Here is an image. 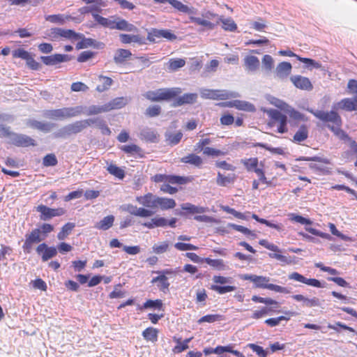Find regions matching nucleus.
Instances as JSON below:
<instances>
[{"instance_id": "obj_11", "label": "nucleus", "mask_w": 357, "mask_h": 357, "mask_svg": "<svg viewBox=\"0 0 357 357\" xmlns=\"http://www.w3.org/2000/svg\"><path fill=\"white\" fill-rule=\"evenodd\" d=\"M36 211L40 213V220L43 221L49 220L54 217L63 215L66 211L63 208H50L43 204L36 207Z\"/></svg>"}, {"instance_id": "obj_42", "label": "nucleus", "mask_w": 357, "mask_h": 357, "mask_svg": "<svg viewBox=\"0 0 357 357\" xmlns=\"http://www.w3.org/2000/svg\"><path fill=\"white\" fill-rule=\"evenodd\" d=\"M114 222V217L112 215H109L96 223L95 227L101 230H107L112 227Z\"/></svg>"}, {"instance_id": "obj_34", "label": "nucleus", "mask_w": 357, "mask_h": 357, "mask_svg": "<svg viewBox=\"0 0 357 357\" xmlns=\"http://www.w3.org/2000/svg\"><path fill=\"white\" fill-rule=\"evenodd\" d=\"M116 29L130 32L137 31V28L135 25L129 23L127 20L119 17H116Z\"/></svg>"}, {"instance_id": "obj_53", "label": "nucleus", "mask_w": 357, "mask_h": 357, "mask_svg": "<svg viewBox=\"0 0 357 357\" xmlns=\"http://www.w3.org/2000/svg\"><path fill=\"white\" fill-rule=\"evenodd\" d=\"M205 155L212 156V157H218L222 156L225 155V153L220 149H217L212 147H206L204 150L202 151Z\"/></svg>"}, {"instance_id": "obj_49", "label": "nucleus", "mask_w": 357, "mask_h": 357, "mask_svg": "<svg viewBox=\"0 0 357 357\" xmlns=\"http://www.w3.org/2000/svg\"><path fill=\"white\" fill-rule=\"evenodd\" d=\"M225 319L223 315L221 314H206L202 317L199 320L198 323L202 324L204 322L213 323L215 321H222Z\"/></svg>"}, {"instance_id": "obj_13", "label": "nucleus", "mask_w": 357, "mask_h": 357, "mask_svg": "<svg viewBox=\"0 0 357 357\" xmlns=\"http://www.w3.org/2000/svg\"><path fill=\"white\" fill-rule=\"evenodd\" d=\"M176 36L169 29H152L147 35V40L155 43L157 39L165 38L169 41L176 39Z\"/></svg>"}, {"instance_id": "obj_56", "label": "nucleus", "mask_w": 357, "mask_h": 357, "mask_svg": "<svg viewBox=\"0 0 357 357\" xmlns=\"http://www.w3.org/2000/svg\"><path fill=\"white\" fill-rule=\"evenodd\" d=\"M31 126L39 130L48 132L51 130L52 126L50 123H42L38 121H32L30 123Z\"/></svg>"}, {"instance_id": "obj_7", "label": "nucleus", "mask_w": 357, "mask_h": 357, "mask_svg": "<svg viewBox=\"0 0 357 357\" xmlns=\"http://www.w3.org/2000/svg\"><path fill=\"white\" fill-rule=\"evenodd\" d=\"M241 163L243 165L248 172H254L258 176L259 181L263 183H268L263 169L264 163L259 162L257 158L242 159Z\"/></svg>"}, {"instance_id": "obj_8", "label": "nucleus", "mask_w": 357, "mask_h": 357, "mask_svg": "<svg viewBox=\"0 0 357 357\" xmlns=\"http://www.w3.org/2000/svg\"><path fill=\"white\" fill-rule=\"evenodd\" d=\"M158 275L151 280L152 284H156L158 289L166 294L169 291L170 283L168 281L167 275H175L177 271L172 268H166L156 272Z\"/></svg>"}, {"instance_id": "obj_60", "label": "nucleus", "mask_w": 357, "mask_h": 357, "mask_svg": "<svg viewBox=\"0 0 357 357\" xmlns=\"http://www.w3.org/2000/svg\"><path fill=\"white\" fill-rule=\"evenodd\" d=\"M161 113V107L159 105L149 106L146 109L145 114L149 117H155Z\"/></svg>"}, {"instance_id": "obj_38", "label": "nucleus", "mask_w": 357, "mask_h": 357, "mask_svg": "<svg viewBox=\"0 0 357 357\" xmlns=\"http://www.w3.org/2000/svg\"><path fill=\"white\" fill-rule=\"evenodd\" d=\"M98 79L102 84H98L96 89L100 93L107 91L113 84V79L107 76L100 75L98 76Z\"/></svg>"}, {"instance_id": "obj_47", "label": "nucleus", "mask_w": 357, "mask_h": 357, "mask_svg": "<svg viewBox=\"0 0 357 357\" xmlns=\"http://www.w3.org/2000/svg\"><path fill=\"white\" fill-rule=\"evenodd\" d=\"M235 179V174L224 176L220 172H218L217 175L216 183L218 185L225 186L229 183H233Z\"/></svg>"}, {"instance_id": "obj_31", "label": "nucleus", "mask_w": 357, "mask_h": 357, "mask_svg": "<svg viewBox=\"0 0 357 357\" xmlns=\"http://www.w3.org/2000/svg\"><path fill=\"white\" fill-rule=\"evenodd\" d=\"M244 65L248 70L254 72L259 69L260 62L257 56L248 55L244 58Z\"/></svg>"}, {"instance_id": "obj_3", "label": "nucleus", "mask_w": 357, "mask_h": 357, "mask_svg": "<svg viewBox=\"0 0 357 357\" xmlns=\"http://www.w3.org/2000/svg\"><path fill=\"white\" fill-rule=\"evenodd\" d=\"M54 227L50 223H43L40 228L33 229L29 234H26L22 248L26 253H30L33 245L45 240L47 235L53 231Z\"/></svg>"}, {"instance_id": "obj_63", "label": "nucleus", "mask_w": 357, "mask_h": 357, "mask_svg": "<svg viewBox=\"0 0 357 357\" xmlns=\"http://www.w3.org/2000/svg\"><path fill=\"white\" fill-rule=\"evenodd\" d=\"M270 311V308H268L267 307H262L259 310H255L252 313L251 317L254 319H259L267 315Z\"/></svg>"}, {"instance_id": "obj_35", "label": "nucleus", "mask_w": 357, "mask_h": 357, "mask_svg": "<svg viewBox=\"0 0 357 357\" xmlns=\"http://www.w3.org/2000/svg\"><path fill=\"white\" fill-rule=\"evenodd\" d=\"M192 337L187 338L181 342V337H174L173 340L177 344L173 348L172 351L174 354H179L188 349V343L192 340Z\"/></svg>"}, {"instance_id": "obj_20", "label": "nucleus", "mask_w": 357, "mask_h": 357, "mask_svg": "<svg viewBox=\"0 0 357 357\" xmlns=\"http://www.w3.org/2000/svg\"><path fill=\"white\" fill-rule=\"evenodd\" d=\"M291 81L296 88L301 90L310 91L313 88L310 80L307 77L301 75L292 76Z\"/></svg>"}, {"instance_id": "obj_25", "label": "nucleus", "mask_w": 357, "mask_h": 357, "mask_svg": "<svg viewBox=\"0 0 357 357\" xmlns=\"http://www.w3.org/2000/svg\"><path fill=\"white\" fill-rule=\"evenodd\" d=\"M86 4H91V15L93 18L96 15H99L102 11V8L107 6V3L103 0H82Z\"/></svg>"}, {"instance_id": "obj_23", "label": "nucleus", "mask_w": 357, "mask_h": 357, "mask_svg": "<svg viewBox=\"0 0 357 357\" xmlns=\"http://www.w3.org/2000/svg\"><path fill=\"white\" fill-rule=\"evenodd\" d=\"M140 138L146 142L156 143L158 142L159 135L155 130L145 128L140 132Z\"/></svg>"}, {"instance_id": "obj_19", "label": "nucleus", "mask_w": 357, "mask_h": 357, "mask_svg": "<svg viewBox=\"0 0 357 357\" xmlns=\"http://www.w3.org/2000/svg\"><path fill=\"white\" fill-rule=\"evenodd\" d=\"M120 149L129 156H133L139 158L144 157V151L141 147L135 144L121 146Z\"/></svg>"}, {"instance_id": "obj_43", "label": "nucleus", "mask_w": 357, "mask_h": 357, "mask_svg": "<svg viewBox=\"0 0 357 357\" xmlns=\"http://www.w3.org/2000/svg\"><path fill=\"white\" fill-rule=\"evenodd\" d=\"M181 209L190 214L204 213L206 211L205 207L197 206L190 203L183 204Z\"/></svg>"}, {"instance_id": "obj_52", "label": "nucleus", "mask_w": 357, "mask_h": 357, "mask_svg": "<svg viewBox=\"0 0 357 357\" xmlns=\"http://www.w3.org/2000/svg\"><path fill=\"white\" fill-rule=\"evenodd\" d=\"M211 289L220 294H224L227 292L233 291L236 289L235 286H220L217 284H213Z\"/></svg>"}, {"instance_id": "obj_55", "label": "nucleus", "mask_w": 357, "mask_h": 357, "mask_svg": "<svg viewBox=\"0 0 357 357\" xmlns=\"http://www.w3.org/2000/svg\"><path fill=\"white\" fill-rule=\"evenodd\" d=\"M174 248L180 251L197 250L198 247L190 243L178 242L174 244Z\"/></svg>"}, {"instance_id": "obj_22", "label": "nucleus", "mask_w": 357, "mask_h": 357, "mask_svg": "<svg viewBox=\"0 0 357 357\" xmlns=\"http://www.w3.org/2000/svg\"><path fill=\"white\" fill-rule=\"evenodd\" d=\"M289 278L290 280H294L312 286V287H321V282L319 280L314 279V278L307 279L297 272H294V273H291L289 275Z\"/></svg>"}, {"instance_id": "obj_45", "label": "nucleus", "mask_w": 357, "mask_h": 357, "mask_svg": "<svg viewBox=\"0 0 357 357\" xmlns=\"http://www.w3.org/2000/svg\"><path fill=\"white\" fill-rule=\"evenodd\" d=\"M183 137V133L178 131L176 133L167 132L165 134L166 142L171 146L176 145L180 142Z\"/></svg>"}, {"instance_id": "obj_33", "label": "nucleus", "mask_w": 357, "mask_h": 357, "mask_svg": "<svg viewBox=\"0 0 357 357\" xmlns=\"http://www.w3.org/2000/svg\"><path fill=\"white\" fill-rule=\"evenodd\" d=\"M308 134V126L303 124L299 127L298 130L294 134L293 137V142L296 143H301L307 139Z\"/></svg>"}, {"instance_id": "obj_36", "label": "nucleus", "mask_w": 357, "mask_h": 357, "mask_svg": "<svg viewBox=\"0 0 357 357\" xmlns=\"http://www.w3.org/2000/svg\"><path fill=\"white\" fill-rule=\"evenodd\" d=\"M159 331L153 327H148L142 332V336L148 342H155L158 341Z\"/></svg>"}, {"instance_id": "obj_62", "label": "nucleus", "mask_w": 357, "mask_h": 357, "mask_svg": "<svg viewBox=\"0 0 357 357\" xmlns=\"http://www.w3.org/2000/svg\"><path fill=\"white\" fill-rule=\"evenodd\" d=\"M291 221L298 222L301 225H311L312 222L310 219L305 218L300 215L291 213L290 214V218Z\"/></svg>"}, {"instance_id": "obj_5", "label": "nucleus", "mask_w": 357, "mask_h": 357, "mask_svg": "<svg viewBox=\"0 0 357 357\" xmlns=\"http://www.w3.org/2000/svg\"><path fill=\"white\" fill-rule=\"evenodd\" d=\"M242 278L253 282L255 288L267 289L282 294L290 293L287 287L269 283L270 278L266 276L245 274Z\"/></svg>"}, {"instance_id": "obj_51", "label": "nucleus", "mask_w": 357, "mask_h": 357, "mask_svg": "<svg viewBox=\"0 0 357 357\" xmlns=\"http://www.w3.org/2000/svg\"><path fill=\"white\" fill-rule=\"evenodd\" d=\"M58 163L57 158L54 153L47 154L43 159V165L45 167H54Z\"/></svg>"}, {"instance_id": "obj_24", "label": "nucleus", "mask_w": 357, "mask_h": 357, "mask_svg": "<svg viewBox=\"0 0 357 357\" xmlns=\"http://www.w3.org/2000/svg\"><path fill=\"white\" fill-rule=\"evenodd\" d=\"M337 109L346 110L347 112L357 110V99L346 98L342 99L337 103Z\"/></svg>"}, {"instance_id": "obj_29", "label": "nucleus", "mask_w": 357, "mask_h": 357, "mask_svg": "<svg viewBox=\"0 0 357 357\" xmlns=\"http://www.w3.org/2000/svg\"><path fill=\"white\" fill-rule=\"evenodd\" d=\"M120 40L123 44H129L131 43H135L139 45L145 44L144 38L140 36L139 35H130L121 33L119 36Z\"/></svg>"}, {"instance_id": "obj_2", "label": "nucleus", "mask_w": 357, "mask_h": 357, "mask_svg": "<svg viewBox=\"0 0 357 357\" xmlns=\"http://www.w3.org/2000/svg\"><path fill=\"white\" fill-rule=\"evenodd\" d=\"M202 16L205 19H202L200 17H190V22L195 23L197 25L203 26L206 27L208 29H213L220 22L222 23V28L223 30L226 31H235L237 29V25L231 17L229 18H223L222 17H218L216 23H213L210 22L211 20L218 17L215 13H213L211 11H207Z\"/></svg>"}, {"instance_id": "obj_1", "label": "nucleus", "mask_w": 357, "mask_h": 357, "mask_svg": "<svg viewBox=\"0 0 357 357\" xmlns=\"http://www.w3.org/2000/svg\"><path fill=\"white\" fill-rule=\"evenodd\" d=\"M314 116L320 120L324 124L341 140L351 141L349 136L342 129V119L337 112L335 110H308Z\"/></svg>"}, {"instance_id": "obj_21", "label": "nucleus", "mask_w": 357, "mask_h": 357, "mask_svg": "<svg viewBox=\"0 0 357 357\" xmlns=\"http://www.w3.org/2000/svg\"><path fill=\"white\" fill-rule=\"evenodd\" d=\"M206 91L204 96L213 100H227L234 97L232 93L225 90H206Z\"/></svg>"}, {"instance_id": "obj_59", "label": "nucleus", "mask_w": 357, "mask_h": 357, "mask_svg": "<svg viewBox=\"0 0 357 357\" xmlns=\"http://www.w3.org/2000/svg\"><path fill=\"white\" fill-rule=\"evenodd\" d=\"M262 63L267 71H271L274 67V61L271 56L265 54L262 58Z\"/></svg>"}, {"instance_id": "obj_4", "label": "nucleus", "mask_w": 357, "mask_h": 357, "mask_svg": "<svg viewBox=\"0 0 357 357\" xmlns=\"http://www.w3.org/2000/svg\"><path fill=\"white\" fill-rule=\"evenodd\" d=\"M181 92L182 90L179 87L160 88L155 91H149L144 96L151 102L168 101L175 98Z\"/></svg>"}, {"instance_id": "obj_48", "label": "nucleus", "mask_w": 357, "mask_h": 357, "mask_svg": "<svg viewBox=\"0 0 357 357\" xmlns=\"http://www.w3.org/2000/svg\"><path fill=\"white\" fill-rule=\"evenodd\" d=\"M61 38H64L66 39L76 40L82 38V35L76 33L72 29H61Z\"/></svg>"}, {"instance_id": "obj_17", "label": "nucleus", "mask_w": 357, "mask_h": 357, "mask_svg": "<svg viewBox=\"0 0 357 357\" xmlns=\"http://www.w3.org/2000/svg\"><path fill=\"white\" fill-rule=\"evenodd\" d=\"M13 143L17 146H35L36 143L31 137L22 134H13Z\"/></svg>"}, {"instance_id": "obj_46", "label": "nucleus", "mask_w": 357, "mask_h": 357, "mask_svg": "<svg viewBox=\"0 0 357 357\" xmlns=\"http://www.w3.org/2000/svg\"><path fill=\"white\" fill-rule=\"evenodd\" d=\"M75 224L73 222H68L65 224L61 229V231L57 234L59 240H64L73 231L75 227Z\"/></svg>"}, {"instance_id": "obj_32", "label": "nucleus", "mask_w": 357, "mask_h": 357, "mask_svg": "<svg viewBox=\"0 0 357 357\" xmlns=\"http://www.w3.org/2000/svg\"><path fill=\"white\" fill-rule=\"evenodd\" d=\"M138 309L141 311L146 309L163 310V302L160 299H148L142 305L139 306Z\"/></svg>"}, {"instance_id": "obj_44", "label": "nucleus", "mask_w": 357, "mask_h": 357, "mask_svg": "<svg viewBox=\"0 0 357 357\" xmlns=\"http://www.w3.org/2000/svg\"><path fill=\"white\" fill-rule=\"evenodd\" d=\"M107 171L119 179L122 180L125 177V171L114 163L107 165Z\"/></svg>"}, {"instance_id": "obj_39", "label": "nucleus", "mask_w": 357, "mask_h": 357, "mask_svg": "<svg viewBox=\"0 0 357 357\" xmlns=\"http://www.w3.org/2000/svg\"><path fill=\"white\" fill-rule=\"evenodd\" d=\"M185 65V60L181 58L170 59L166 63L169 71H176Z\"/></svg>"}, {"instance_id": "obj_28", "label": "nucleus", "mask_w": 357, "mask_h": 357, "mask_svg": "<svg viewBox=\"0 0 357 357\" xmlns=\"http://www.w3.org/2000/svg\"><path fill=\"white\" fill-rule=\"evenodd\" d=\"M169 3L173 8L181 13L186 14L192 13V9L190 8L178 0H158V3Z\"/></svg>"}, {"instance_id": "obj_9", "label": "nucleus", "mask_w": 357, "mask_h": 357, "mask_svg": "<svg viewBox=\"0 0 357 357\" xmlns=\"http://www.w3.org/2000/svg\"><path fill=\"white\" fill-rule=\"evenodd\" d=\"M194 180L192 176H181L176 175H167L157 174L151 177V181L155 183H171L172 185H185Z\"/></svg>"}, {"instance_id": "obj_10", "label": "nucleus", "mask_w": 357, "mask_h": 357, "mask_svg": "<svg viewBox=\"0 0 357 357\" xmlns=\"http://www.w3.org/2000/svg\"><path fill=\"white\" fill-rule=\"evenodd\" d=\"M82 114L80 107H63L50 111L49 115L53 119H64L77 116Z\"/></svg>"}, {"instance_id": "obj_57", "label": "nucleus", "mask_w": 357, "mask_h": 357, "mask_svg": "<svg viewBox=\"0 0 357 357\" xmlns=\"http://www.w3.org/2000/svg\"><path fill=\"white\" fill-rule=\"evenodd\" d=\"M248 347L255 352L259 357H267L268 356V352L261 346L254 343H250L248 344Z\"/></svg>"}, {"instance_id": "obj_40", "label": "nucleus", "mask_w": 357, "mask_h": 357, "mask_svg": "<svg viewBox=\"0 0 357 357\" xmlns=\"http://www.w3.org/2000/svg\"><path fill=\"white\" fill-rule=\"evenodd\" d=\"M228 105L229 107H235L240 110L253 112L255 109L253 105L241 100L231 101Z\"/></svg>"}, {"instance_id": "obj_58", "label": "nucleus", "mask_w": 357, "mask_h": 357, "mask_svg": "<svg viewBox=\"0 0 357 357\" xmlns=\"http://www.w3.org/2000/svg\"><path fill=\"white\" fill-rule=\"evenodd\" d=\"M31 54L23 48H18L12 52L13 57L26 60Z\"/></svg>"}, {"instance_id": "obj_15", "label": "nucleus", "mask_w": 357, "mask_h": 357, "mask_svg": "<svg viewBox=\"0 0 357 357\" xmlns=\"http://www.w3.org/2000/svg\"><path fill=\"white\" fill-rule=\"evenodd\" d=\"M126 211L130 215L141 217V218H149L154 214V211L151 209L146 208L144 207H137L132 204H128L126 208Z\"/></svg>"}, {"instance_id": "obj_18", "label": "nucleus", "mask_w": 357, "mask_h": 357, "mask_svg": "<svg viewBox=\"0 0 357 357\" xmlns=\"http://www.w3.org/2000/svg\"><path fill=\"white\" fill-rule=\"evenodd\" d=\"M156 195H154L151 192H148L142 196H138L136 197V201L144 207L149 208H156Z\"/></svg>"}, {"instance_id": "obj_37", "label": "nucleus", "mask_w": 357, "mask_h": 357, "mask_svg": "<svg viewBox=\"0 0 357 357\" xmlns=\"http://www.w3.org/2000/svg\"><path fill=\"white\" fill-rule=\"evenodd\" d=\"M181 162L186 164H190L195 167H200L203 163L202 158L194 153H190L181 158Z\"/></svg>"}, {"instance_id": "obj_64", "label": "nucleus", "mask_w": 357, "mask_h": 357, "mask_svg": "<svg viewBox=\"0 0 357 357\" xmlns=\"http://www.w3.org/2000/svg\"><path fill=\"white\" fill-rule=\"evenodd\" d=\"M347 89H349V93L355 95V98L357 99V80L354 79H349Z\"/></svg>"}, {"instance_id": "obj_14", "label": "nucleus", "mask_w": 357, "mask_h": 357, "mask_svg": "<svg viewBox=\"0 0 357 357\" xmlns=\"http://www.w3.org/2000/svg\"><path fill=\"white\" fill-rule=\"evenodd\" d=\"M259 244L261 245L264 246V248H266V249L276 252V253H270L269 257L271 258L279 260V261H280L284 264H289L291 263V260L288 259L287 257L279 254V252H280V250L279 249V248L277 245H275L273 243H269L265 239L260 240Z\"/></svg>"}, {"instance_id": "obj_26", "label": "nucleus", "mask_w": 357, "mask_h": 357, "mask_svg": "<svg viewBox=\"0 0 357 357\" xmlns=\"http://www.w3.org/2000/svg\"><path fill=\"white\" fill-rule=\"evenodd\" d=\"M197 94L195 93H184L183 96L176 98L173 106L178 107L185 104H192L197 101Z\"/></svg>"}, {"instance_id": "obj_12", "label": "nucleus", "mask_w": 357, "mask_h": 357, "mask_svg": "<svg viewBox=\"0 0 357 357\" xmlns=\"http://www.w3.org/2000/svg\"><path fill=\"white\" fill-rule=\"evenodd\" d=\"M96 121L97 119H92L77 121L66 126L64 130L68 135L77 134L93 125Z\"/></svg>"}, {"instance_id": "obj_16", "label": "nucleus", "mask_w": 357, "mask_h": 357, "mask_svg": "<svg viewBox=\"0 0 357 357\" xmlns=\"http://www.w3.org/2000/svg\"><path fill=\"white\" fill-rule=\"evenodd\" d=\"M36 252L38 255L42 254V260L46 261L54 257L57 254V250L54 247H48L45 243H40L36 248Z\"/></svg>"}, {"instance_id": "obj_6", "label": "nucleus", "mask_w": 357, "mask_h": 357, "mask_svg": "<svg viewBox=\"0 0 357 357\" xmlns=\"http://www.w3.org/2000/svg\"><path fill=\"white\" fill-rule=\"evenodd\" d=\"M266 113L269 118L268 126L270 128H275V131L280 134L288 132V119L285 114L275 109L267 110Z\"/></svg>"}, {"instance_id": "obj_50", "label": "nucleus", "mask_w": 357, "mask_h": 357, "mask_svg": "<svg viewBox=\"0 0 357 357\" xmlns=\"http://www.w3.org/2000/svg\"><path fill=\"white\" fill-rule=\"evenodd\" d=\"M205 262L209 266L217 268L218 270H224L225 268V265L224 261L220 259H213L211 258H205Z\"/></svg>"}, {"instance_id": "obj_41", "label": "nucleus", "mask_w": 357, "mask_h": 357, "mask_svg": "<svg viewBox=\"0 0 357 357\" xmlns=\"http://www.w3.org/2000/svg\"><path fill=\"white\" fill-rule=\"evenodd\" d=\"M291 64L289 62L283 61L280 63L276 68L277 75L280 77L289 75L291 70Z\"/></svg>"}, {"instance_id": "obj_30", "label": "nucleus", "mask_w": 357, "mask_h": 357, "mask_svg": "<svg viewBox=\"0 0 357 357\" xmlns=\"http://www.w3.org/2000/svg\"><path fill=\"white\" fill-rule=\"evenodd\" d=\"M176 204L174 199L167 197H157L156 208H160L162 210H168L174 208Z\"/></svg>"}, {"instance_id": "obj_61", "label": "nucleus", "mask_w": 357, "mask_h": 357, "mask_svg": "<svg viewBox=\"0 0 357 357\" xmlns=\"http://www.w3.org/2000/svg\"><path fill=\"white\" fill-rule=\"evenodd\" d=\"M97 121L94 123L96 126L101 130V132L103 135H109L111 134V130L106 124L105 121L102 119H96Z\"/></svg>"}, {"instance_id": "obj_27", "label": "nucleus", "mask_w": 357, "mask_h": 357, "mask_svg": "<svg viewBox=\"0 0 357 357\" xmlns=\"http://www.w3.org/2000/svg\"><path fill=\"white\" fill-rule=\"evenodd\" d=\"M132 53L129 50L118 49L114 56V61L116 64H123L130 60Z\"/></svg>"}, {"instance_id": "obj_54", "label": "nucleus", "mask_w": 357, "mask_h": 357, "mask_svg": "<svg viewBox=\"0 0 357 357\" xmlns=\"http://www.w3.org/2000/svg\"><path fill=\"white\" fill-rule=\"evenodd\" d=\"M169 244L167 241L160 243V244H155L152 249L155 254H162L169 250Z\"/></svg>"}]
</instances>
